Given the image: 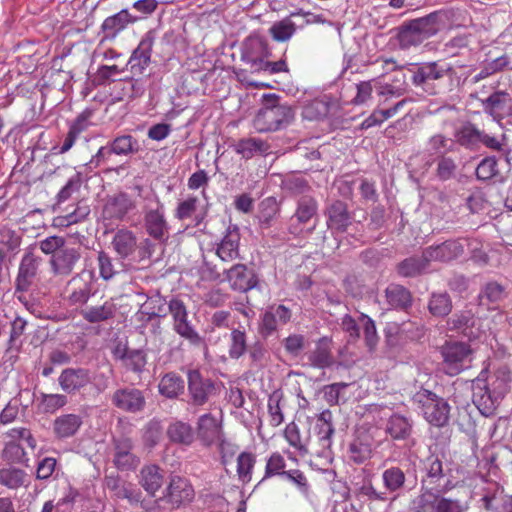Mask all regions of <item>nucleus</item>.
Returning <instances> with one entry per match:
<instances>
[{
  "instance_id": "e2e57ef3",
  "label": "nucleus",
  "mask_w": 512,
  "mask_h": 512,
  "mask_svg": "<svg viewBox=\"0 0 512 512\" xmlns=\"http://www.w3.org/2000/svg\"><path fill=\"white\" fill-rule=\"evenodd\" d=\"M82 182L83 176L81 172H76L73 174L56 195V203L53 206L54 210L56 209V206L66 202L72 197L74 193L78 192Z\"/></svg>"
},
{
  "instance_id": "dca6fc26",
  "label": "nucleus",
  "mask_w": 512,
  "mask_h": 512,
  "mask_svg": "<svg viewBox=\"0 0 512 512\" xmlns=\"http://www.w3.org/2000/svg\"><path fill=\"white\" fill-rule=\"evenodd\" d=\"M82 257L80 246L64 245L49 260L51 271L56 276H69Z\"/></svg>"
},
{
  "instance_id": "1a4fd4ad",
  "label": "nucleus",
  "mask_w": 512,
  "mask_h": 512,
  "mask_svg": "<svg viewBox=\"0 0 512 512\" xmlns=\"http://www.w3.org/2000/svg\"><path fill=\"white\" fill-rule=\"evenodd\" d=\"M447 329L466 338L469 341L478 340L484 334L481 318L477 317L471 309L455 312L448 318Z\"/></svg>"
},
{
  "instance_id": "a878e982",
  "label": "nucleus",
  "mask_w": 512,
  "mask_h": 512,
  "mask_svg": "<svg viewBox=\"0 0 512 512\" xmlns=\"http://www.w3.org/2000/svg\"><path fill=\"white\" fill-rule=\"evenodd\" d=\"M482 107L494 119L501 120L512 114V97L506 91H495L482 100Z\"/></svg>"
},
{
  "instance_id": "cd10ccee",
  "label": "nucleus",
  "mask_w": 512,
  "mask_h": 512,
  "mask_svg": "<svg viewBox=\"0 0 512 512\" xmlns=\"http://www.w3.org/2000/svg\"><path fill=\"white\" fill-rule=\"evenodd\" d=\"M414 421L400 413H393L386 421L385 432L393 440L409 441L413 434Z\"/></svg>"
},
{
  "instance_id": "9d476101",
  "label": "nucleus",
  "mask_w": 512,
  "mask_h": 512,
  "mask_svg": "<svg viewBox=\"0 0 512 512\" xmlns=\"http://www.w3.org/2000/svg\"><path fill=\"white\" fill-rule=\"evenodd\" d=\"M111 403L122 412L139 414L147 405L146 392L133 386L121 387L111 395Z\"/></svg>"
},
{
  "instance_id": "13d9d810",
  "label": "nucleus",
  "mask_w": 512,
  "mask_h": 512,
  "mask_svg": "<svg viewBox=\"0 0 512 512\" xmlns=\"http://www.w3.org/2000/svg\"><path fill=\"white\" fill-rule=\"evenodd\" d=\"M454 139L448 138L442 133L432 135L426 144V150L430 155H447V152L452 151L454 147Z\"/></svg>"
},
{
  "instance_id": "6ab92c4d",
  "label": "nucleus",
  "mask_w": 512,
  "mask_h": 512,
  "mask_svg": "<svg viewBox=\"0 0 512 512\" xmlns=\"http://www.w3.org/2000/svg\"><path fill=\"white\" fill-rule=\"evenodd\" d=\"M468 242L467 238H458L444 241L439 245L429 246L425 248V257L430 261L450 262L464 254Z\"/></svg>"
},
{
  "instance_id": "680f3d73",
  "label": "nucleus",
  "mask_w": 512,
  "mask_h": 512,
  "mask_svg": "<svg viewBox=\"0 0 512 512\" xmlns=\"http://www.w3.org/2000/svg\"><path fill=\"white\" fill-rule=\"evenodd\" d=\"M426 482L431 485H442L441 479L445 477L443 462L438 455H430L425 461Z\"/></svg>"
},
{
  "instance_id": "f257e3e1",
  "label": "nucleus",
  "mask_w": 512,
  "mask_h": 512,
  "mask_svg": "<svg viewBox=\"0 0 512 512\" xmlns=\"http://www.w3.org/2000/svg\"><path fill=\"white\" fill-rule=\"evenodd\" d=\"M295 118V107L283 102L281 96L268 93L262 96V107L253 119L259 133L276 132L288 127Z\"/></svg>"
},
{
  "instance_id": "49530a36",
  "label": "nucleus",
  "mask_w": 512,
  "mask_h": 512,
  "mask_svg": "<svg viewBox=\"0 0 512 512\" xmlns=\"http://www.w3.org/2000/svg\"><path fill=\"white\" fill-rule=\"evenodd\" d=\"M185 382L180 375L175 372L166 373L158 384L160 395L167 399H176L184 392Z\"/></svg>"
},
{
  "instance_id": "9b49d317",
  "label": "nucleus",
  "mask_w": 512,
  "mask_h": 512,
  "mask_svg": "<svg viewBox=\"0 0 512 512\" xmlns=\"http://www.w3.org/2000/svg\"><path fill=\"white\" fill-rule=\"evenodd\" d=\"M472 349L464 342H450L442 347L445 372L450 376L458 375L471 362Z\"/></svg>"
},
{
  "instance_id": "6e6d98bb",
  "label": "nucleus",
  "mask_w": 512,
  "mask_h": 512,
  "mask_svg": "<svg viewBox=\"0 0 512 512\" xmlns=\"http://www.w3.org/2000/svg\"><path fill=\"white\" fill-rule=\"evenodd\" d=\"M137 19V17L130 15L127 10H122L105 19L102 28L104 31L121 32L122 30L129 29V25L136 22Z\"/></svg>"
},
{
  "instance_id": "4be33fe9",
  "label": "nucleus",
  "mask_w": 512,
  "mask_h": 512,
  "mask_svg": "<svg viewBox=\"0 0 512 512\" xmlns=\"http://www.w3.org/2000/svg\"><path fill=\"white\" fill-rule=\"evenodd\" d=\"M91 382L90 371L82 367H69L62 370L58 384L63 392L74 395L88 386Z\"/></svg>"
},
{
  "instance_id": "393cba45",
  "label": "nucleus",
  "mask_w": 512,
  "mask_h": 512,
  "mask_svg": "<svg viewBox=\"0 0 512 512\" xmlns=\"http://www.w3.org/2000/svg\"><path fill=\"white\" fill-rule=\"evenodd\" d=\"M241 235L240 229L236 224H229L226 228L224 237L218 243L216 248L217 256L225 262H231L239 258V243Z\"/></svg>"
},
{
  "instance_id": "864d4df0",
  "label": "nucleus",
  "mask_w": 512,
  "mask_h": 512,
  "mask_svg": "<svg viewBox=\"0 0 512 512\" xmlns=\"http://www.w3.org/2000/svg\"><path fill=\"white\" fill-rule=\"evenodd\" d=\"M384 487L390 493H399L403 490L406 482V475L399 467H390L382 473Z\"/></svg>"
},
{
  "instance_id": "f704fd0d",
  "label": "nucleus",
  "mask_w": 512,
  "mask_h": 512,
  "mask_svg": "<svg viewBox=\"0 0 512 512\" xmlns=\"http://www.w3.org/2000/svg\"><path fill=\"white\" fill-rule=\"evenodd\" d=\"M197 435L204 445L210 446L220 440L221 425L212 414L206 413L198 419Z\"/></svg>"
},
{
  "instance_id": "ea45409f",
  "label": "nucleus",
  "mask_w": 512,
  "mask_h": 512,
  "mask_svg": "<svg viewBox=\"0 0 512 512\" xmlns=\"http://www.w3.org/2000/svg\"><path fill=\"white\" fill-rule=\"evenodd\" d=\"M164 481V471L155 464L145 465L140 471V484L144 490L151 496L162 487Z\"/></svg>"
},
{
  "instance_id": "4468645a",
  "label": "nucleus",
  "mask_w": 512,
  "mask_h": 512,
  "mask_svg": "<svg viewBox=\"0 0 512 512\" xmlns=\"http://www.w3.org/2000/svg\"><path fill=\"white\" fill-rule=\"evenodd\" d=\"M270 57H273L272 47L260 34H251L243 42L242 60L250 65L253 72Z\"/></svg>"
},
{
  "instance_id": "aec40b11",
  "label": "nucleus",
  "mask_w": 512,
  "mask_h": 512,
  "mask_svg": "<svg viewBox=\"0 0 512 512\" xmlns=\"http://www.w3.org/2000/svg\"><path fill=\"white\" fill-rule=\"evenodd\" d=\"M194 488L188 479L172 476L163 495V500L175 507L188 504L194 499Z\"/></svg>"
},
{
  "instance_id": "052dcab7",
  "label": "nucleus",
  "mask_w": 512,
  "mask_h": 512,
  "mask_svg": "<svg viewBox=\"0 0 512 512\" xmlns=\"http://www.w3.org/2000/svg\"><path fill=\"white\" fill-rule=\"evenodd\" d=\"M147 362V353L144 349H132L122 366L126 371L140 376L146 370Z\"/></svg>"
},
{
  "instance_id": "7ed1b4c3",
  "label": "nucleus",
  "mask_w": 512,
  "mask_h": 512,
  "mask_svg": "<svg viewBox=\"0 0 512 512\" xmlns=\"http://www.w3.org/2000/svg\"><path fill=\"white\" fill-rule=\"evenodd\" d=\"M454 488V484L447 479L443 485L425 488L415 501V512H424L430 507L433 512H465V508L458 499L444 496Z\"/></svg>"
},
{
  "instance_id": "c756f323",
  "label": "nucleus",
  "mask_w": 512,
  "mask_h": 512,
  "mask_svg": "<svg viewBox=\"0 0 512 512\" xmlns=\"http://www.w3.org/2000/svg\"><path fill=\"white\" fill-rule=\"evenodd\" d=\"M83 424V418L74 413L62 414L52 423V432L56 439L66 440L75 436Z\"/></svg>"
},
{
  "instance_id": "603ef678",
  "label": "nucleus",
  "mask_w": 512,
  "mask_h": 512,
  "mask_svg": "<svg viewBox=\"0 0 512 512\" xmlns=\"http://www.w3.org/2000/svg\"><path fill=\"white\" fill-rule=\"evenodd\" d=\"M505 297V287L496 281L485 283L478 294L479 305L499 303Z\"/></svg>"
},
{
  "instance_id": "473e14b6",
  "label": "nucleus",
  "mask_w": 512,
  "mask_h": 512,
  "mask_svg": "<svg viewBox=\"0 0 512 512\" xmlns=\"http://www.w3.org/2000/svg\"><path fill=\"white\" fill-rule=\"evenodd\" d=\"M111 245L120 259H130L138 248L137 237L133 231L122 228L114 234Z\"/></svg>"
},
{
  "instance_id": "6e6552de",
  "label": "nucleus",
  "mask_w": 512,
  "mask_h": 512,
  "mask_svg": "<svg viewBox=\"0 0 512 512\" xmlns=\"http://www.w3.org/2000/svg\"><path fill=\"white\" fill-rule=\"evenodd\" d=\"M143 213L146 233L153 240L166 243L169 238V225L165 218L164 204L156 198L153 204L144 206Z\"/></svg>"
},
{
  "instance_id": "423d86ee",
  "label": "nucleus",
  "mask_w": 512,
  "mask_h": 512,
  "mask_svg": "<svg viewBox=\"0 0 512 512\" xmlns=\"http://www.w3.org/2000/svg\"><path fill=\"white\" fill-rule=\"evenodd\" d=\"M422 414L428 423L442 428L448 425L451 407L446 399L429 390H422L415 395Z\"/></svg>"
},
{
  "instance_id": "2f4dec72",
  "label": "nucleus",
  "mask_w": 512,
  "mask_h": 512,
  "mask_svg": "<svg viewBox=\"0 0 512 512\" xmlns=\"http://www.w3.org/2000/svg\"><path fill=\"white\" fill-rule=\"evenodd\" d=\"M168 314V302L158 292L147 297L144 304L136 313L138 320L141 322H149L154 318H163Z\"/></svg>"
},
{
  "instance_id": "412c9836",
  "label": "nucleus",
  "mask_w": 512,
  "mask_h": 512,
  "mask_svg": "<svg viewBox=\"0 0 512 512\" xmlns=\"http://www.w3.org/2000/svg\"><path fill=\"white\" fill-rule=\"evenodd\" d=\"M113 464L120 471H133L140 464V458L134 454L133 441L128 437H119L113 440Z\"/></svg>"
},
{
  "instance_id": "20e7f679",
  "label": "nucleus",
  "mask_w": 512,
  "mask_h": 512,
  "mask_svg": "<svg viewBox=\"0 0 512 512\" xmlns=\"http://www.w3.org/2000/svg\"><path fill=\"white\" fill-rule=\"evenodd\" d=\"M453 137L454 143L470 151H478L481 145L491 150L501 151L505 138L502 135V139H498L496 136L479 129L471 121H464L455 127Z\"/></svg>"
},
{
  "instance_id": "a211bd4d",
  "label": "nucleus",
  "mask_w": 512,
  "mask_h": 512,
  "mask_svg": "<svg viewBox=\"0 0 512 512\" xmlns=\"http://www.w3.org/2000/svg\"><path fill=\"white\" fill-rule=\"evenodd\" d=\"M136 207V201L128 193L120 191L107 197L102 214L105 219L123 221Z\"/></svg>"
},
{
  "instance_id": "5701e85b",
  "label": "nucleus",
  "mask_w": 512,
  "mask_h": 512,
  "mask_svg": "<svg viewBox=\"0 0 512 512\" xmlns=\"http://www.w3.org/2000/svg\"><path fill=\"white\" fill-rule=\"evenodd\" d=\"M226 280L234 291L247 292L254 289L258 284V277L253 269L245 264H235L225 270Z\"/></svg>"
},
{
  "instance_id": "37998d69",
  "label": "nucleus",
  "mask_w": 512,
  "mask_h": 512,
  "mask_svg": "<svg viewBox=\"0 0 512 512\" xmlns=\"http://www.w3.org/2000/svg\"><path fill=\"white\" fill-rule=\"evenodd\" d=\"M441 14L438 12L430 13L427 16L413 19L404 23L398 28V32L418 33V32H436L439 28L436 25Z\"/></svg>"
},
{
  "instance_id": "0eeeda50",
  "label": "nucleus",
  "mask_w": 512,
  "mask_h": 512,
  "mask_svg": "<svg viewBox=\"0 0 512 512\" xmlns=\"http://www.w3.org/2000/svg\"><path fill=\"white\" fill-rule=\"evenodd\" d=\"M140 150L139 142L132 135H120L98 149L97 153L86 164L90 169L109 163L112 155L130 156Z\"/></svg>"
},
{
  "instance_id": "3c124183",
  "label": "nucleus",
  "mask_w": 512,
  "mask_h": 512,
  "mask_svg": "<svg viewBox=\"0 0 512 512\" xmlns=\"http://www.w3.org/2000/svg\"><path fill=\"white\" fill-rule=\"evenodd\" d=\"M67 403L68 398L65 394H47L42 392L37 398V409L43 414H53L66 406Z\"/></svg>"
},
{
  "instance_id": "7c9ffc66",
  "label": "nucleus",
  "mask_w": 512,
  "mask_h": 512,
  "mask_svg": "<svg viewBox=\"0 0 512 512\" xmlns=\"http://www.w3.org/2000/svg\"><path fill=\"white\" fill-rule=\"evenodd\" d=\"M386 303L391 309L408 312L413 305L411 291L403 285L391 283L385 289Z\"/></svg>"
},
{
  "instance_id": "c85d7f7f",
  "label": "nucleus",
  "mask_w": 512,
  "mask_h": 512,
  "mask_svg": "<svg viewBox=\"0 0 512 512\" xmlns=\"http://www.w3.org/2000/svg\"><path fill=\"white\" fill-rule=\"evenodd\" d=\"M152 44V38L146 37L133 51L126 65L127 69L131 72L132 77L141 76L150 64Z\"/></svg>"
},
{
  "instance_id": "0e129e2a",
  "label": "nucleus",
  "mask_w": 512,
  "mask_h": 512,
  "mask_svg": "<svg viewBox=\"0 0 512 512\" xmlns=\"http://www.w3.org/2000/svg\"><path fill=\"white\" fill-rule=\"evenodd\" d=\"M285 467L286 462L284 457L279 452L272 453L266 461L265 473L259 484L274 476L283 477L286 472Z\"/></svg>"
},
{
  "instance_id": "4d7b16f0",
  "label": "nucleus",
  "mask_w": 512,
  "mask_h": 512,
  "mask_svg": "<svg viewBox=\"0 0 512 512\" xmlns=\"http://www.w3.org/2000/svg\"><path fill=\"white\" fill-rule=\"evenodd\" d=\"M173 330L193 346L200 347L204 345L203 337L196 331L192 323L188 320V317L173 322Z\"/></svg>"
},
{
  "instance_id": "79ce46f5",
  "label": "nucleus",
  "mask_w": 512,
  "mask_h": 512,
  "mask_svg": "<svg viewBox=\"0 0 512 512\" xmlns=\"http://www.w3.org/2000/svg\"><path fill=\"white\" fill-rule=\"evenodd\" d=\"M430 262V259H426L425 257L424 249L420 257L411 256L399 262L396 270L402 277L414 278L423 274Z\"/></svg>"
},
{
  "instance_id": "774afa93",
  "label": "nucleus",
  "mask_w": 512,
  "mask_h": 512,
  "mask_svg": "<svg viewBox=\"0 0 512 512\" xmlns=\"http://www.w3.org/2000/svg\"><path fill=\"white\" fill-rule=\"evenodd\" d=\"M371 453V445L360 439H355L349 445V458L356 464H362L370 459Z\"/></svg>"
},
{
  "instance_id": "b1692460",
  "label": "nucleus",
  "mask_w": 512,
  "mask_h": 512,
  "mask_svg": "<svg viewBox=\"0 0 512 512\" xmlns=\"http://www.w3.org/2000/svg\"><path fill=\"white\" fill-rule=\"evenodd\" d=\"M365 42V36H352L349 35L344 40V48H345V66L343 68L342 74H346L348 71L351 74H355L360 72L361 68L365 66L366 60L362 55V45Z\"/></svg>"
},
{
  "instance_id": "f8f14e48",
  "label": "nucleus",
  "mask_w": 512,
  "mask_h": 512,
  "mask_svg": "<svg viewBox=\"0 0 512 512\" xmlns=\"http://www.w3.org/2000/svg\"><path fill=\"white\" fill-rule=\"evenodd\" d=\"M189 403L194 406H203L210 397L216 394V384L208 377L203 376L199 370H189L187 373Z\"/></svg>"
},
{
  "instance_id": "ddd939ff",
  "label": "nucleus",
  "mask_w": 512,
  "mask_h": 512,
  "mask_svg": "<svg viewBox=\"0 0 512 512\" xmlns=\"http://www.w3.org/2000/svg\"><path fill=\"white\" fill-rule=\"evenodd\" d=\"M326 225L332 235L343 234L353 224L354 216L348 204L342 200H332L324 210Z\"/></svg>"
},
{
  "instance_id": "5fc2aeb1",
  "label": "nucleus",
  "mask_w": 512,
  "mask_h": 512,
  "mask_svg": "<svg viewBox=\"0 0 512 512\" xmlns=\"http://www.w3.org/2000/svg\"><path fill=\"white\" fill-rule=\"evenodd\" d=\"M247 335L245 331L238 328H233L230 333L229 357L233 360H238L244 356L248 350Z\"/></svg>"
},
{
  "instance_id": "2eb2a0df",
  "label": "nucleus",
  "mask_w": 512,
  "mask_h": 512,
  "mask_svg": "<svg viewBox=\"0 0 512 512\" xmlns=\"http://www.w3.org/2000/svg\"><path fill=\"white\" fill-rule=\"evenodd\" d=\"M318 202L310 195L301 196L297 200L296 210L290 218L288 231L294 236H298L303 232V225L308 224L317 216Z\"/></svg>"
},
{
  "instance_id": "58836bf2",
  "label": "nucleus",
  "mask_w": 512,
  "mask_h": 512,
  "mask_svg": "<svg viewBox=\"0 0 512 512\" xmlns=\"http://www.w3.org/2000/svg\"><path fill=\"white\" fill-rule=\"evenodd\" d=\"M234 151L244 159H251L255 155H266L271 146L270 144L257 137H247L238 140L233 145Z\"/></svg>"
},
{
  "instance_id": "bb28decb",
  "label": "nucleus",
  "mask_w": 512,
  "mask_h": 512,
  "mask_svg": "<svg viewBox=\"0 0 512 512\" xmlns=\"http://www.w3.org/2000/svg\"><path fill=\"white\" fill-rule=\"evenodd\" d=\"M314 430L316 432L315 441H317L320 448L318 453L326 456V452L331 448L332 436L335 433L330 410H324L318 415Z\"/></svg>"
},
{
  "instance_id": "69168bd1",
  "label": "nucleus",
  "mask_w": 512,
  "mask_h": 512,
  "mask_svg": "<svg viewBox=\"0 0 512 512\" xmlns=\"http://www.w3.org/2000/svg\"><path fill=\"white\" fill-rule=\"evenodd\" d=\"M256 463V457L250 452H242L237 457V474L243 483H248L252 478V469Z\"/></svg>"
},
{
  "instance_id": "8fccbe9b",
  "label": "nucleus",
  "mask_w": 512,
  "mask_h": 512,
  "mask_svg": "<svg viewBox=\"0 0 512 512\" xmlns=\"http://www.w3.org/2000/svg\"><path fill=\"white\" fill-rule=\"evenodd\" d=\"M280 213V203L273 196L264 198L259 203L258 221L262 229H267L271 226L272 221Z\"/></svg>"
},
{
  "instance_id": "c03bdc74",
  "label": "nucleus",
  "mask_w": 512,
  "mask_h": 512,
  "mask_svg": "<svg viewBox=\"0 0 512 512\" xmlns=\"http://www.w3.org/2000/svg\"><path fill=\"white\" fill-rule=\"evenodd\" d=\"M0 485L11 490L29 485V475L23 469L15 466L3 467L0 469Z\"/></svg>"
},
{
  "instance_id": "39448f33",
  "label": "nucleus",
  "mask_w": 512,
  "mask_h": 512,
  "mask_svg": "<svg viewBox=\"0 0 512 512\" xmlns=\"http://www.w3.org/2000/svg\"><path fill=\"white\" fill-rule=\"evenodd\" d=\"M93 271L75 274L66 284L64 300L68 306L82 310L98 291Z\"/></svg>"
},
{
  "instance_id": "f03ea898",
  "label": "nucleus",
  "mask_w": 512,
  "mask_h": 512,
  "mask_svg": "<svg viewBox=\"0 0 512 512\" xmlns=\"http://www.w3.org/2000/svg\"><path fill=\"white\" fill-rule=\"evenodd\" d=\"M508 390V379L504 375L497 376L491 387L485 379L478 376L472 382V401L481 415L490 417L494 415Z\"/></svg>"
},
{
  "instance_id": "f3484780",
  "label": "nucleus",
  "mask_w": 512,
  "mask_h": 512,
  "mask_svg": "<svg viewBox=\"0 0 512 512\" xmlns=\"http://www.w3.org/2000/svg\"><path fill=\"white\" fill-rule=\"evenodd\" d=\"M41 261L42 259L36 256L32 250L25 252L15 279L16 293L27 292L34 285Z\"/></svg>"
},
{
  "instance_id": "4c0bfd02",
  "label": "nucleus",
  "mask_w": 512,
  "mask_h": 512,
  "mask_svg": "<svg viewBox=\"0 0 512 512\" xmlns=\"http://www.w3.org/2000/svg\"><path fill=\"white\" fill-rule=\"evenodd\" d=\"M280 188L289 196H304L312 190L309 180L302 174L291 172L281 176Z\"/></svg>"
},
{
  "instance_id": "bf43d9fd",
  "label": "nucleus",
  "mask_w": 512,
  "mask_h": 512,
  "mask_svg": "<svg viewBox=\"0 0 512 512\" xmlns=\"http://www.w3.org/2000/svg\"><path fill=\"white\" fill-rule=\"evenodd\" d=\"M246 353H248L250 360V368L255 370L264 368L270 358L268 350L259 340L249 345Z\"/></svg>"
},
{
  "instance_id": "09e8293b",
  "label": "nucleus",
  "mask_w": 512,
  "mask_h": 512,
  "mask_svg": "<svg viewBox=\"0 0 512 512\" xmlns=\"http://www.w3.org/2000/svg\"><path fill=\"white\" fill-rule=\"evenodd\" d=\"M427 308L433 317L445 318L453 309L452 298L446 291L432 292Z\"/></svg>"
},
{
  "instance_id": "de8ad7c7",
  "label": "nucleus",
  "mask_w": 512,
  "mask_h": 512,
  "mask_svg": "<svg viewBox=\"0 0 512 512\" xmlns=\"http://www.w3.org/2000/svg\"><path fill=\"white\" fill-rule=\"evenodd\" d=\"M435 176L440 181L456 179L460 173L459 160L451 155H439L435 158Z\"/></svg>"
},
{
  "instance_id": "e433bc0d",
  "label": "nucleus",
  "mask_w": 512,
  "mask_h": 512,
  "mask_svg": "<svg viewBox=\"0 0 512 512\" xmlns=\"http://www.w3.org/2000/svg\"><path fill=\"white\" fill-rule=\"evenodd\" d=\"M322 15L307 13H294L279 23L273 25L269 32H295L301 28L302 23H325Z\"/></svg>"
},
{
  "instance_id": "338daca9",
  "label": "nucleus",
  "mask_w": 512,
  "mask_h": 512,
  "mask_svg": "<svg viewBox=\"0 0 512 512\" xmlns=\"http://www.w3.org/2000/svg\"><path fill=\"white\" fill-rule=\"evenodd\" d=\"M330 112V104L324 99H314L303 109V116L308 120H320Z\"/></svg>"
},
{
  "instance_id": "c9c22d12",
  "label": "nucleus",
  "mask_w": 512,
  "mask_h": 512,
  "mask_svg": "<svg viewBox=\"0 0 512 512\" xmlns=\"http://www.w3.org/2000/svg\"><path fill=\"white\" fill-rule=\"evenodd\" d=\"M116 313L117 307L111 300H106L101 305H87L80 310L82 318L90 324L110 321L115 318Z\"/></svg>"
},
{
  "instance_id": "72a5a7b5",
  "label": "nucleus",
  "mask_w": 512,
  "mask_h": 512,
  "mask_svg": "<svg viewBox=\"0 0 512 512\" xmlns=\"http://www.w3.org/2000/svg\"><path fill=\"white\" fill-rule=\"evenodd\" d=\"M452 71V67L438 62L420 64L414 71L412 81L416 86H422L429 81L438 80Z\"/></svg>"
},
{
  "instance_id": "a19ab883",
  "label": "nucleus",
  "mask_w": 512,
  "mask_h": 512,
  "mask_svg": "<svg viewBox=\"0 0 512 512\" xmlns=\"http://www.w3.org/2000/svg\"><path fill=\"white\" fill-rule=\"evenodd\" d=\"M198 203L199 199L196 196H190L187 199L179 202L175 210V217L178 220L183 221L191 218L194 215V226H201L207 216V208L197 212Z\"/></svg>"
},
{
  "instance_id": "a18cd8bd",
  "label": "nucleus",
  "mask_w": 512,
  "mask_h": 512,
  "mask_svg": "<svg viewBox=\"0 0 512 512\" xmlns=\"http://www.w3.org/2000/svg\"><path fill=\"white\" fill-rule=\"evenodd\" d=\"M166 433L172 443L183 446H190L195 438L192 426L183 421L170 423Z\"/></svg>"
}]
</instances>
